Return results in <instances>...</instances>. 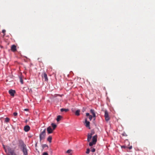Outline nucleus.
<instances>
[{
    "mask_svg": "<svg viewBox=\"0 0 155 155\" xmlns=\"http://www.w3.org/2000/svg\"><path fill=\"white\" fill-rule=\"evenodd\" d=\"M5 151L7 155H17L14 150L9 147H8L7 149H5L4 147Z\"/></svg>",
    "mask_w": 155,
    "mask_h": 155,
    "instance_id": "f257e3e1",
    "label": "nucleus"
},
{
    "mask_svg": "<svg viewBox=\"0 0 155 155\" xmlns=\"http://www.w3.org/2000/svg\"><path fill=\"white\" fill-rule=\"evenodd\" d=\"M45 135L46 129H45L42 132H41L40 134L39 137L40 141L45 138Z\"/></svg>",
    "mask_w": 155,
    "mask_h": 155,
    "instance_id": "f03ea898",
    "label": "nucleus"
},
{
    "mask_svg": "<svg viewBox=\"0 0 155 155\" xmlns=\"http://www.w3.org/2000/svg\"><path fill=\"white\" fill-rule=\"evenodd\" d=\"M22 152L24 155H28V150L26 146L21 149Z\"/></svg>",
    "mask_w": 155,
    "mask_h": 155,
    "instance_id": "7ed1b4c3",
    "label": "nucleus"
},
{
    "mask_svg": "<svg viewBox=\"0 0 155 155\" xmlns=\"http://www.w3.org/2000/svg\"><path fill=\"white\" fill-rule=\"evenodd\" d=\"M18 146L20 147V149H21L22 147H26V146L22 140H20L19 141Z\"/></svg>",
    "mask_w": 155,
    "mask_h": 155,
    "instance_id": "20e7f679",
    "label": "nucleus"
},
{
    "mask_svg": "<svg viewBox=\"0 0 155 155\" xmlns=\"http://www.w3.org/2000/svg\"><path fill=\"white\" fill-rule=\"evenodd\" d=\"M104 113V117H105V120L106 121H108L110 119L108 112L107 110H105Z\"/></svg>",
    "mask_w": 155,
    "mask_h": 155,
    "instance_id": "39448f33",
    "label": "nucleus"
},
{
    "mask_svg": "<svg viewBox=\"0 0 155 155\" xmlns=\"http://www.w3.org/2000/svg\"><path fill=\"white\" fill-rule=\"evenodd\" d=\"M90 122L87 120V118H85V126L86 127L88 128L89 129H91L90 126Z\"/></svg>",
    "mask_w": 155,
    "mask_h": 155,
    "instance_id": "423d86ee",
    "label": "nucleus"
},
{
    "mask_svg": "<svg viewBox=\"0 0 155 155\" xmlns=\"http://www.w3.org/2000/svg\"><path fill=\"white\" fill-rule=\"evenodd\" d=\"M54 130L50 126H49L47 128V131L48 134H50L53 133Z\"/></svg>",
    "mask_w": 155,
    "mask_h": 155,
    "instance_id": "0eeeda50",
    "label": "nucleus"
},
{
    "mask_svg": "<svg viewBox=\"0 0 155 155\" xmlns=\"http://www.w3.org/2000/svg\"><path fill=\"white\" fill-rule=\"evenodd\" d=\"M8 92L10 95L12 96H14V94L15 93V91L12 89L9 90Z\"/></svg>",
    "mask_w": 155,
    "mask_h": 155,
    "instance_id": "6e6552de",
    "label": "nucleus"
},
{
    "mask_svg": "<svg viewBox=\"0 0 155 155\" xmlns=\"http://www.w3.org/2000/svg\"><path fill=\"white\" fill-rule=\"evenodd\" d=\"M42 77L43 78H44L45 81H48L47 75L45 73H44L42 75Z\"/></svg>",
    "mask_w": 155,
    "mask_h": 155,
    "instance_id": "1a4fd4ad",
    "label": "nucleus"
},
{
    "mask_svg": "<svg viewBox=\"0 0 155 155\" xmlns=\"http://www.w3.org/2000/svg\"><path fill=\"white\" fill-rule=\"evenodd\" d=\"M11 50L13 52L15 51H16V46L15 45H12L11 48Z\"/></svg>",
    "mask_w": 155,
    "mask_h": 155,
    "instance_id": "9d476101",
    "label": "nucleus"
},
{
    "mask_svg": "<svg viewBox=\"0 0 155 155\" xmlns=\"http://www.w3.org/2000/svg\"><path fill=\"white\" fill-rule=\"evenodd\" d=\"M90 112L92 114L93 117H96V114L94 109H91L90 110Z\"/></svg>",
    "mask_w": 155,
    "mask_h": 155,
    "instance_id": "9b49d317",
    "label": "nucleus"
},
{
    "mask_svg": "<svg viewBox=\"0 0 155 155\" xmlns=\"http://www.w3.org/2000/svg\"><path fill=\"white\" fill-rule=\"evenodd\" d=\"M30 129V127L28 125L25 126L24 127V130L25 132L28 131Z\"/></svg>",
    "mask_w": 155,
    "mask_h": 155,
    "instance_id": "f8f14e48",
    "label": "nucleus"
},
{
    "mask_svg": "<svg viewBox=\"0 0 155 155\" xmlns=\"http://www.w3.org/2000/svg\"><path fill=\"white\" fill-rule=\"evenodd\" d=\"M97 135L94 136L92 138V141H93L94 143H96L97 141Z\"/></svg>",
    "mask_w": 155,
    "mask_h": 155,
    "instance_id": "ddd939ff",
    "label": "nucleus"
},
{
    "mask_svg": "<svg viewBox=\"0 0 155 155\" xmlns=\"http://www.w3.org/2000/svg\"><path fill=\"white\" fill-rule=\"evenodd\" d=\"M93 134L91 133L90 134H88V136H87V140L88 142H89L90 141L91 137H92V135Z\"/></svg>",
    "mask_w": 155,
    "mask_h": 155,
    "instance_id": "4468645a",
    "label": "nucleus"
},
{
    "mask_svg": "<svg viewBox=\"0 0 155 155\" xmlns=\"http://www.w3.org/2000/svg\"><path fill=\"white\" fill-rule=\"evenodd\" d=\"M86 116L89 117V118L90 120L91 121L92 120V118L93 117V115H90L89 113H87L86 114Z\"/></svg>",
    "mask_w": 155,
    "mask_h": 155,
    "instance_id": "2eb2a0df",
    "label": "nucleus"
},
{
    "mask_svg": "<svg viewBox=\"0 0 155 155\" xmlns=\"http://www.w3.org/2000/svg\"><path fill=\"white\" fill-rule=\"evenodd\" d=\"M80 110H77L75 112V114L77 116H78L80 115Z\"/></svg>",
    "mask_w": 155,
    "mask_h": 155,
    "instance_id": "dca6fc26",
    "label": "nucleus"
},
{
    "mask_svg": "<svg viewBox=\"0 0 155 155\" xmlns=\"http://www.w3.org/2000/svg\"><path fill=\"white\" fill-rule=\"evenodd\" d=\"M51 126L52 127H53L52 129L54 130L55 129V128L57 127L56 125L54 123H52L51 124Z\"/></svg>",
    "mask_w": 155,
    "mask_h": 155,
    "instance_id": "f3484780",
    "label": "nucleus"
},
{
    "mask_svg": "<svg viewBox=\"0 0 155 155\" xmlns=\"http://www.w3.org/2000/svg\"><path fill=\"white\" fill-rule=\"evenodd\" d=\"M62 117L60 115L58 116L56 120L58 122L62 118Z\"/></svg>",
    "mask_w": 155,
    "mask_h": 155,
    "instance_id": "a211bd4d",
    "label": "nucleus"
},
{
    "mask_svg": "<svg viewBox=\"0 0 155 155\" xmlns=\"http://www.w3.org/2000/svg\"><path fill=\"white\" fill-rule=\"evenodd\" d=\"M52 139V137L51 136H49L47 138V140L49 141V143H51V142Z\"/></svg>",
    "mask_w": 155,
    "mask_h": 155,
    "instance_id": "6ab92c4d",
    "label": "nucleus"
},
{
    "mask_svg": "<svg viewBox=\"0 0 155 155\" xmlns=\"http://www.w3.org/2000/svg\"><path fill=\"white\" fill-rule=\"evenodd\" d=\"M68 109H64V108H61V112H63L64 111H65L66 112L68 111Z\"/></svg>",
    "mask_w": 155,
    "mask_h": 155,
    "instance_id": "aec40b11",
    "label": "nucleus"
},
{
    "mask_svg": "<svg viewBox=\"0 0 155 155\" xmlns=\"http://www.w3.org/2000/svg\"><path fill=\"white\" fill-rule=\"evenodd\" d=\"M71 151V150H68L67 151L66 153H69V155H72Z\"/></svg>",
    "mask_w": 155,
    "mask_h": 155,
    "instance_id": "412c9836",
    "label": "nucleus"
},
{
    "mask_svg": "<svg viewBox=\"0 0 155 155\" xmlns=\"http://www.w3.org/2000/svg\"><path fill=\"white\" fill-rule=\"evenodd\" d=\"M96 143H94V142H93V141H92V142H90L89 143V145L90 146H93V145L95 144Z\"/></svg>",
    "mask_w": 155,
    "mask_h": 155,
    "instance_id": "4be33fe9",
    "label": "nucleus"
},
{
    "mask_svg": "<svg viewBox=\"0 0 155 155\" xmlns=\"http://www.w3.org/2000/svg\"><path fill=\"white\" fill-rule=\"evenodd\" d=\"M19 79H20V82L22 84H23V81L22 80V78L21 77H20Z\"/></svg>",
    "mask_w": 155,
    "mask_h": 155,
    "instance_id": "5701e85b",
    "label": "nucleus"
},
{
    "mask_svg": "<svg viewBox=\"0 0 155 155\" xmlns=\"http://www.w3.org/2000/svg\"><path fill=\"white\" fill-rule=\"evenodd\" d=\"M9 119L8 117H6L5 118V122H8L9 121Z\"/></svg>",
    "mask_w": 155,
    "mask_h": 155,
    "instance_id": "b1692460",
    "label": "nucleus"
},
{
    "mask_svg": "<svg viewBox=\"0 0 155 155\" xmlns=\"http://www.w3.org/2000/svg\"><path fill=\"white\" fill-rule=\"evenodd\" d=\"M42 147L43 148H45V147H48V146L46 144H43L42 145Z\"/></svg>",
    "mask_w": 155,
    "mask_h": 155,
    "instance_id": "393cba45",
    "label": "nucleus"
},
{
    "mask_svg": "<svg viewBox=\"0 0 155 155\" xmlns=\"http://www.w3.org/2000/svg\"><path fill=\"white\" fill-rule=\"evenodd\" d=\"M90 151V150L89 149L87 148V151L86 152V153L87 154H88L89 153Z\"/></svg>",
    "mask_w": 155,
    "mask_h": 155,
    "instance_id": "a878e982",
    "label": "nucleus"
},
{
    "mask_svg": "<svg viewBox=\"0 0 155 155\" xmlns=\"http://www.w3.org/2000/svg\"><path fill=\"white\" fill-rule=\"evenodd\" d=\"M91 151L93 152H94L95 151V149L93 148L91 150Z\"/></svg>",
    "mask_w": 155,
    "mask_h": 155,
    "instance_id": "bb28decb",
    "label": "nucleus"
},
{
    "mask_svg": "<svg viewBox=\"0 0 155 155\" xmlns=\"http://www.w3.org/2000/svg\"><path fill=\"white\" fill-rule=\"evenodd\" d=\"M43 155H48V154L47 152H44L43 153Z\"/></svg>",
    "mask_w": 155,
    "mask_h": 155,
    "instance_id": "cd10ccee",
    "label": "nucleus"
},
{
    "mask_svg": "<svg viewBox=\"0 0 155 155\" xmlns=\"http://www.w3.org/2000/svg\"><path fill=\"white\" fill-rule=\"evenodd\" d=\"M13 115L14 116H16L17 115V113L16 112H14L13 113Z\"/></svg>",
    "mask_w": 155,
    "mask_h": 155,
    "instance_id": "c85d7f7f",
    "label": "nucleus"
},
{
    "mask_svg": "<svg viewBox=\"0 0 155 155\" xmlns=\"http://www.w3.org/2000/svg\"><path fill=\"white\" fill-rule=\"evenodd\" d=\"M6 31L5 30H3L2 31V33H3L4 34H5V32Z\"/></svg>",
    "mask_w": 155,
    "mask_h": 155,
    "instance_id": "c756f323",
    "label": "nucleus"
},
{
    "mask_svg": "<svg viewBox=\"0 0 155 155\" xmlns=\"http://www.w3.org/2000/svg\"><path fill=\"white\" fill-rule=\"evenodd\" d=\"M132 148V146H130V147H128V148H129V149H131Z\"/></svg>",
    "mask_w": 155,
    "mask_h": 155,
    "instance_id": "7c9ffc66",
    "label": "nucleus"
},
{
    "mask_svg": "<svg viewBox=\"0 0 155 155\" xmlns=\"http://www.w3.org/2000/svg\"><path fill=\"white\" fill-rule=\"evenodd\" d=\"M28 109H24V110L25 111H28Z\"/></svg>",
    "mask_w": 155,
    "mask_h": 155,
    "instance_id": "2f4dec72",
    "label": "nucleus"
},
{
    "mask_svg": "<svg viewBox=\"0 0 155 155\" xmlns=\"http://www.w3.org/2000/svg\"><path fill=\"white\" fill-rule=\"evenodd\" d=\"M93 118H94V120H95V118H96V117H93Z\"/></svg>",
    "mask_w": 155,
    "mask_h": 155,
    "instance_id": "473e14b6",
    "label": "nucleus"
}]
</instances>
